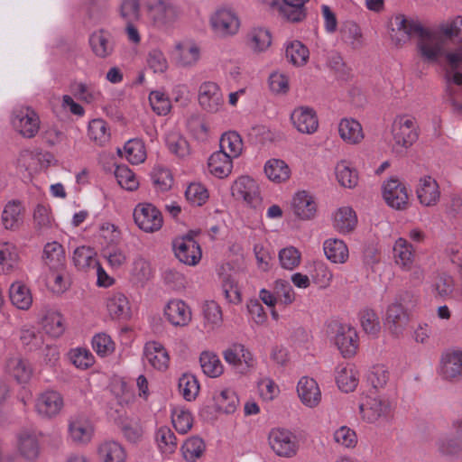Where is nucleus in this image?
Instances as JSON below:
<instances>
[{
    "mask_svg": "<svg viewBox=\"0 0 462 462\" xmlns=\"http://www.w3.org/2000/svg\"><path fill=\"white\" fill-rule=\"evenodd\" d=\"M416 51L419 57L428 63H435L446 57L452 68L462 65V46L455 51L448 52L446 40L437 31L429 28L424 27L417 37Z\"/></svg>",
    "mask_w": 462,
    "mask_h": 462,
    "instance_id": "obj_1",
    "label": "nucleus"
},
{
    "mask_svg": "<svg viewBox=\"0 0 462 462\" xmlns=\"http://www.w3.org/2000/svg\"><path fill=\"white\" fill-rule=\"evenodd\" d=\"M391 134L393 151L397 154L405 153L419 139L420 127L415 116L401 114L394 117Z\"/></svg>",
    "mask_w": 462,
    "mask_h": 462,
    "instance_id": "obj_2",
    "label": "nucleus"
},
{
    "mask_svg": "<svg viewBox=\"0 0 462 462\" xmlns=\"http://www.w3.org/2000/svg\"><path fill=\"white\" fill-rule=\"evenodd\" d=\"M361 420L368 424L382 427L390 422L393 415L392 402L383 395L366 396L359 405Z\"/></svg>",
    "mask_w": 462,
    "mask_h": 462,
    "instance_id": "obj_3",
    "label": "nucleus"
},
{
    "mask_svg": "<svg viewBox=\"0 0 462 462\" xmlns=\"http://www.w3.org/2000/svg\"><path fill=\"white\" fill-rule=\"evenodd\" d=\"M208 24L214 35L220 39H229L241 30V19L231 6H217L208 17Z\"/></svg>",
    "mask_w": 462,
    "mask_h": 462,
    "instance_id": "obj_4",
    "label": "nucleus"
},
{
    "mask_svg": "<svg viewBox=\"0 0 462 462\" xmlns=\"http://www.w3.org/2000/svg\"><path fill=\"white\" fill-rule=\"evenodd\" d=\"M327 336L329 342L337 346L344 357H351L356 355L359 338L356 328L351 325L331 321L327 327Z\"/></svg>",
    "mask_w": 462,
    "mask_h": 462,
    "instance_id": "obj_5",
    "label": "nucleus"
},
{
    "mask_svg": "<svg viewBox=\"0 0 462 462\" xmlns=\"http://www.w3.org/2000/svg\"><path fill=\"white\" fill-rule=\"evenodd\" d=\"M267 441L270 449L279 457L292 458L300 451V441L291 430L276 427L273 428L268 435Z\"/></svg>",
    "mask_w": 462,
    "mask_h": 462,
    "instance_id": "obj_6",
    "label": "nucleus"
},
{
    "mask_svg": "<svg viewBox=\"0 0 462 462\" xmlns=\"http://www.w3.org/2000/svg\"><path fill=\"white\" fill-rule=\"evenodd\" d=\"M423 28L424 26L417 19L397 14L390 19L389 36L394 45L403 46L411 37H418Z\"/></svg>",
    "mask_w": 462,
    "mask_h": 462,
    "instance_id": "obj_7",
    "label": "nucleus"
},
{
    "mask_svg": "<svg viewBox=\"0 0 462 462\" xmlns=\"http://www.w3.org/2000/svg\"><path fill=\"white\" fill-rule=\"evenodd\" d=\"M13 129L23 138H33L40 131L41 120L38 114L30 106L15 107L11 114Z\"/></svg>",
    "mask_w": 462,
    "mask_h": 462,
    "instance_id": "obj_8",
    "label": "nucleus"
},
{
    "mask_svg": "<svg viewBox=\"0 0 462 462\" xmlns=\"http://www.w3.org/2000/svg\"><path fill=\"white\" fill-rule=\"evenodd\" d=\"M170 56L176 67L192 69L201 59V47L192 39H182L174 42Z\"/></svg>",
    "mask_w": 462,
    "mask_h": 462,
    "instance_id": "obj_9",
    "label": "nucleus"
},
{
    "mask_svg": "<svg viewBox=\"0 0 462 462\" xmlns=\"http://www.w3.org/2000/svg\"><path fill=\"white\" fill-rule=\"evenodd\" d=\"M232 196L250 208H256L262 204L258 182L249 176L237 178L231 186Z\"/></svg>",
    "mask_w": 462,
    "mask_h": 462,
    "instance_id": "obj_10",
    "label": "nucleus"
},
{
    "mask_svg": "<svg viewBox=\"0 0 462 462\" xmlns=\"http://www.w3.org/2000/svg\"><path fill=\"white\" fill-rule=\"evenodd\" d=\"M409 323V313L405 306V297L399 295L388 305L385 313V325L394 337L402 335Z\"/></svg>",
    "mask_w": 462,
    "mask_h": 462,
    "instance_id": "obj_11",
    "label": "nucleus"
},
{
    "mask_svg": "<svg viewBox=\"0 0 462 462\" xmlns=\"http://www.w3.org/2000/svg\"><path fill=\"white\" fill-rule=\"evenodd\" d=\"M199 106L209 114H217L224 109V97L220 87L213 81L200 84L198 91Z\"/></svg>",
    "mask_w": 462,
    "mask_h": 462,
    "instance_id": "obj_12",
    "label": "nucleus"
},
{
    "mask_svg": "<svg viewBox=\"0 0 462 462\" xmlns=\"http://www.w3.org/2000/svg\"><path fill=\"white\" fill-rule=\"evenodd\" d=\"M134 219L140 229L147 233L160 230L163 224L162 213L151 203H139L134 209Z\"/></svg>",
    "mask_w": 462,
    "mask_h": 462,
    "instance_id": "obj_13",
    "label": "nucleus"
},
{
    "mask_svg": "<svg viewBox=\"0 0 462 462\" xmlns=\"http://www.w3.org/2000/svg\"><path fill=\"white\" fill-rule=\"evenodd\" d=\"M223 357L236 373L241 374L248 373L255 364L254 355L242 344H233L226 348L223 351Z\"/></svg>",
    "mask_w": 462,
    "mask_h": 462,
    "instance_id": "obj_14",
    "label": "nucleus"
},
{
    "mask_svg": "<svg viewBox=\"0 0 462 462\" xmlns=\"http://www.w3.org/2000/svg\"><path fill=\"white\" fill-rule=\"evenodd\" d=\"M309 0H263V2L282 18L298 23L304 19V5Z\"/></svg>",
    "mask_w": 462,
    "mask_h": 462,
    "instance_id": "obj_15",
    "label": "nucleus"
},
{
    "mask_svg": "<svg viewBox=\"0 0 462 462\" xmlns=\"http://www.w3.org/2000/svg\"><path fill=\"white\" fill-rule=\"evenodd\" d=\"M68 432L72 442L86 445L91 441L94 436L95 426L87 415L78 413L69 417Z\"/></svg>",
    "mask_w": 462,
    "mask_h": 462,
    "instance_id": "obj_16",
    "label": "nucleus"
},
{
    "mask_svg": "<svg viewBox=\"0 0 462 462\" xmlns=\"http://www.w3.org/2000/svg\"><path fill=\"white\" fill-rule=\"evenodd\" d=\"M165 319L175 328L187 327L192 320L190 306L181 299L169 300L162 310Z\"/></svg>",
    "mask_w": 462,
    "mask_h": 462,
    "instance_id": "obj_17",
    "label": "nucleus"
},
{
    "mask_svg": "<svg viewBox=\"0 0 462 462\" xmlns=\"http://www.w3.org/2000/svg\"><path fill=\"white\" fill-rule=\"evenodd\" d=\"M173 250L176 257L183 263L194 266L201 259V249L191 234L177 237L173 241Z\"/></svg>",
    "mask_w": 462,
    "mask_h": 462,
    "instance_id": "obj_18",
    "label": "nucleus"
},
{
    "mask_svg": "<svg viewBox=\"0 0 462 462\" xmlns=\"http://www.w3.org/2000/svg\"><path fill=\"white\" fill-rule=\"evenodd\" d=\"M383 197L389 207L398 210L406 209L410 204L408 189L397 179H389L383 184Z\"/></svg>",
    "mask_w": 462,
    "mask_h": 462,
    "instance_id": "obj_19",
    "label": "nucleus"
},
{
    "mask_svg": "<svg viewBox=\"0 0 462 462\" xmlns=\"http://www.w3.org/2000/svg\"><path fill=\"white\" fill-rule=\"evenodd\" d=\"M54 162L51 152L39 150L23 151L18 159V167L24 169L29 175H32L48 169Z\"/></svg>",
    "mask_w": 462,
    "mask_h": 462,
    "instance_id": "obj_20",
    "label": "nucleus"
},
{
    "mask_svg": "<svg viewBox=\"0 0 462 462\" xmlns=\"http://www.w3.org/2000/svg\"><path fill=\"white\" fill-rule=\"evenodd\" d=\"M273 42V35L269 28L256 25L251 27L245 35L244 44L253 54L266 52Z\"/></svg>",
    "mask_w": 462,
    "mask_h": 462,
    "instance_id": "obj_21",
    "label": "nucleus"
},
{
    "mask_svg": "<svg viewBox=\"0 0 462 462\" xmlns=\"http://www.w3.org/2000/svg\"><path fill=\"white\" fill-rule=\"evenodd\" d=\"M439 372L445 380H460L462 378V350L459 348L446 350L441 356Z\"/></svg>",
    "mask_w": 462,
    "mask_h": 462,
    "instance_id": "obj_22",
    "label": "nucleus"
},
{
    "mask_svg": "<svg viewBox=\"0 0 462 462\" xmlns=\"http://www.w3.org/2000/svg\"><path fill=\"white\" fill-rule=\"evenodd\" d=\"M291 123L300 134H312L319 128V119L315 110L310 106L295 107L291 113Z\"/></svg>",
    "mask_w": 462,
    "mask_h": 462,
    "instance_id": "obj_23",
    "label": "nucleus"
},
{
    "mask_svg": "<svg viewBox=\"0 0 462 462\" xmlns=\"http://www.w3.org/2000/svg\"><path fill=\"white\" fill-rule=\"evenodd\" d=\"M296 392L300 402L308 408H316L321 402V390L317 381L312 377H300L296 385Z\"/></svg>",
    "mask_w": 462,
    "mask_h": 462,
    "instance_id": "obj_24",
    "label": "nucleus"
},
{
    "mask_svg": "<svg viewBox=\"0 0 462 462\" xmlns=\"http://www.w3.org/2000/svg\"><path fill=\"white\" fill-rule=\"evenodd\" d=\"M416 197L423 207H435L440 200V188L437 180L431 176H422L416 186Z\"/></svg>",
    "mask_w": 462,
    "mask_h": 462,
    "instance_id": "obj_25",
    "label": "nucleus"
},
{
    "mask_svg": "<svg viewBox=\"0 0 462 462\" xmlns=\"http://www.w3.org/2000/svg\"><path fill=\"white\" fill-rule=\"evenodd\" d=\"M64 406L62 395L56 391H45L42 393L35 403V409L38 414L44 418L56 417Z\"/></svg>",
    "mask_w": 462,
    "mask_h": 462,
    "instance_id": "obj_26",
    "label": "nucleus"
},
{
    "mask_svg": "<svg viewBox=\"0 0 462 462\" xmlns=\"http://www.w3.org/2000/svg\"><path fill=\"white\" fill-rule=\"evenodd\" d=\"M291 209L301 220H310L316 216L318 204L313 194L307 190L297 191L291 199Z\"/></svg>",
    "mask_w": 462,
    "mask_h": 462,
    "instance_id": "obj_27",
    "label": "nucleus"
},
{
    "mask_svg": "<svg viewBox=\"0 0 462 462\" xmlns=\"http://www.w3.org/2000/svg\"><path fill=\"white\" fill-rule=\"evenodd\" d=\"M16 453L26 462H35L41 452L37 436L32 431H22L17 435Z\"/></svg>",
    "mask_w": 462,
    "mask_h": 462,
    "instance_id": "obj_28",
    "label": "nucleus"
},
{
    "mask_svg": "<svg viewBox=\"0 0 462 462\" xmlns=\"http://www.w3.org/2000/svg\"><path fill=\"white\" fill-rule=\"evenodd\" d=\"M393 260L402 271H411L415 263V250L412 245L403 237L397 238L393 245Z\"/></svg>",
    "mask_w": 462,
    "mask_h": 462,
    "instance_id": "obj_29",
    "label": "nucleus"
},
{
    "mask_svg": "<svg viewBox=\"0 0 462 462\" xmlns=\"http://www.w3.org/2000/svg\"><path fill=\"white\" fill-rule=\"evenodd\" d=\"M144 361L159 371H164L170 364V356L162 344L157 341H150L143 347Z\"/></svg>",
    "mask_w": 462,
    "mask_h": 462,
    "instance_id": "obj_30",
    "label": "nucleus"
},
{
    "mask_svg": "<svg viewBox=\"0 0 462 462\" xmlns=\"http://www.w3.org/2000/svg\"><path fill=\"white\" fill-rule=\"evenodd\" d=\"M146 14L155 24H165L175 16L174 7L165 0H145Z\"/></svg>",
    "mask_w": 462,
    "mask_h": 462,
    "instance_id": "obj_31",
    "label": "nucleus"
},
{
    "mask_svg": "<svg viewBox=\"0 0 462 462\" xmlns=\"http://www.w3.org/2000/svg\"><path fill=\"white\" fill-rule=\"evenodd\" d=\"M338 135L346 144L356 145L365 139V133L359 121L352 117L342 118L337 125Z\"/></svg>",
    "mask_w": 462,
    "mask_h": 462,
    "instance_id": "obj_32",
    "label": "nucleus"
},
{
    "mask_svg": "<svg viewBox=\"0 0 462 462\" xmlns=\"http://www.w3.org/2000/svg\"><path fill=\"white\" fill-rule=\"evenodd\" d=\"M334 229L343 235L352 232L357 225V217L355 210L349 206L337 208L331 217Z\"/></svg>",
    "mask_w": 462,
    "mask_h": 462,
    "instance_id": "obj_33",
    "label": "nucleus"
},
{
    "mask_svg": "<svg viewBox=\"0 0 462 462\" xmlns=\"http://www.w3.org/2000/svg\"><path fill=\"white\" fill-rule=\"evenodd\" d=\"M108 314L113 319H128L131 316V306L127 297L120 291H112L106 300Z\"/></svg>",
    "mask_w": 462,
    "mask_h": 462,
    "instance_id": "obj_34",
    "label": "nucleus"
},
{
    "mask_svg": "<svg viewBox=\"0 0 462 462\" xmlns=\"http://www.w3.org/2000/svg\"><path fill=\"white\" fill-rule=\"evenodd\" d=\"M336 383L344 393L353 392L359 383V373L353 365H339L336 368Z\"/></svg>",
    "mask_w": 462,
    "mask_h": 462,
    "instance_id": "obj_35",
    "label": "nucleus"
},
{
    "mask_svg": "<svg viewBox=\"0 0 462 462\" xmlns=\"http://www.w3.org/2000/svg\"><path fill=\"white\" fill-rule=\"evenodd\" d=\"M233 158L222 152H213L208 161V169L211 175L224 179L230 175L233 170Z\"/></svg>",
    "mask_w": 462,
    "mask_h": 462,
    "instance_id": "obj_36",
    "label": "nucleus"
},
{
    "mask_svg": "<svg viewBox=\"0 0 462 462\" xmlns=\"http://www.w3.org/2000/svg\"><path fill=\"white\" fill-rule=\"evenodd\" d=\"M20 255L17 246L10 242L0 243V273L8 274L19 264Z\"/></svg>",
    "mask_w": 462,
    "mask_h": 462,
    "instance_id": "obj_37",
    "label": "nucleus"
},
{
    "mask_svg": "<svg viewBox=\"0 0 462 462\" xmlns=\"http://www.w3.org/2000/svg\"><path fill=\"white\" fill-rule=\"evenodd\" d=\"M324 254L328 260L333 263L343 264L349 258L346 244L338 238H328L323 244Z\"/></svg>",
    "mask_w": 462,
    "mask_h": 462,
    "instance_id": "obj_38",
    "label": "nucleus"
},
{
    "mask_svg": "<svg viewBox=\"0 0 462 462\" xmlns=\"http://www.w3.org/2000/svg\"><path fill=\"white\" fill-rule=\"evenodd\" d=\"M23 208L20 202L9 201L2 212V224L7 230L18 229L23 222Z\"/></svg>",
    "mask_w": 462,
    "mask_h": 462,
    "instance_id": "obj_39",
    "label": "nucleus"
},
{
    "mask_svg": "<svg viewBox=\"0 0 462 462\" xmlns=\"http://www.w3.org/2000/svg\"><path fill=\"white\" fill-rule=\"evenodd\" d=\"M203 328L207 332H213L223 323V314L220 306L213 300L206 301L202 306Z\"/></svg>",
    "mask_w": 462,
    "mask_h": 462,
    "instance_id": "obj_40",
    "label": "nucleus"
},
{
    "mask_svg": "<svg viewBox=\"0 0 462 462\" xmlns=\"http://www.w3.org/2000/svg\"><path fill=\"white\" fill-rule=\"evenodd\" d=\"M97 455L102 462H126V451L118 442L107 440L97 448Z\"/></svg>",
    "mask_w": 462,
    "mask_h": 462,
    "instance_id": "obj_41",
    "label": "nucleus"
},
{
    "mask_svg": "<svg viewBox=\"0 0 462 462\" xmlns=\"http://www.w3.org/2000/svg\"><path fill=\"white\" fill-rule=\"evenodd\" d=\"M219 152L226 153L233 159L238 158L244 150L243 139L236 131L224 133L219 140Z\"/></svg>",
    "mask_w": 462,
    "mask_h": 462,
    "instance_id": "obj_42",
    "label": "nucleus"
},
{
    "mask_svg": "<svg viewBox=\"0 0 462 462\" xmlns=\"http://www.w3.org/2000/svg\"><path fill=\"white\" fill-rule=\"evenodd\" d=\"M124 438L130 443H137L142 440L143 428L140 420L134 417H120L117 422Z\"/></svg>",
    "mask_w": 462,
    "mask_h": 462,
    "instance_id": "obj_43",
    "label": "nucleus"
},
{
    "mask_svg": "<svg viewBox=\"0 0 462 462\" xmlns=\"http://www.w3.org/2000/svg\"><path fill=\"white\" fill-rule=\"evenodd\" d=\"M42 258L49 269L64 267L65 253L63 246L56 241L47 243L43 247Z\"/></svg>",
    "mask_w": 462,
    "mask_h": 462,
    "instance_id": "obj_44",
    "label": "nucleus"
},
{
    "mask_svg": "<svg viewBox=\"0 0 462 462\" xmlns=\"http://www.w3.org/2000/svg\"><path fill=\"white\" fill-rule=\"evenodd\" d=\"M264 174L273 182L282 183L286 181L291 175L288 164L276 158L269 159L263 167Z\"/></svg>",
    "mask_w": 462,
    "mask_h": 462,
    "instance_id": "obj_45",
    "label": "nucleus"
},
{
    "mask_svg": "<svg viewBox=\"0 0 462 462\" xmlns=\"http://www.w3.org/2000/svg\"><path fill=\"white\" fill-rule=\"evenodd\" d=\"M11 302L19 310H28L32 304V295L29 287L21 282L12 283L9 290Z\"/></svg>",
    "mask_w": 462,
    "mask_h": 462,
    "instance_id": "obj_46",
    "label": "nucleus"
},
{
    "mask_svg": "<svg viewBox=\"0 0 462 462\" xmlns=\"http://www.w3.org/2000/svg\"><path fill=\"white\" fill-rule=\"evenodd\" d=\"M88 136L97 145L106 144L111 137L108 124L101 118L92 119L88 125Z\"/></svg>",
    "mask_w": 462,
    "mask_h": 462,
    "instance_id": "obj_47",
    "label": "nucleus"
},
{
    "mask_svg": "<svg viewBox=\"0 0 462 462\" xmlns=\"http://www.w3.org/2000/svg\"><path fill=\"white\" fill-rule=\"evenodd\" d=\"M154 438L157 448L162 455L169 456L176 451L178 448L177 439L169 427H160L156 430Z\"/></svg>",
    "mask_w": 462,
    "mask_h": 462,
    "instance_id": "obj_48",
    "label": "nucleus"
},
{
    "mask_svg": "<svg viewBox=\"0 0 462 462\" xmlns=\"http://www.w3.org/2000/svg\"><path fill=\"white\" fill-rule=\"evenodd\" d=\"M213 400L216 408L225 413H232L236 410L238 398L230 388L219 389L214 393Z\"/></svg>",
    "mask_w": 462,
    "mask_h": 462,
    "instance_id": "obj_49",
    "label": "nucleus"
},
{
    "mask_svg": "<svg viewBox=\"0 0 462 462\" xmlns=\"http://www.w3.org/2000/svg\"><path fill=\"white\" fill-rule=\"evenodd\" d=\"M42 328L51 337H60L65 331L62 315L55 310H47L42 319Z\"/></svg>",
    "mask_w": 462,
    "mask_h": 462,
    "instance_id": "obj_50",
    "label": "nucleus"
},
{
    "mask_svg": "<svg viewBox=\"0 0 462 462\" xmlns=\"http://www.w3.org/2000/svg\"><path fill=\"white\" fill-rule=\"evenodd\" d=\"M72 261L74 265L81 271L95 267L99 263L95 249L86 245L79 246L74 250Z\"/></svg>",
    "mask_w": 462,
    "mask_h": 462,
    "instance_id": "obj_51",
    "label": "nucleus"
},
{
    "mask_svg": "<svg viewBox=\"0 0 462 462\" xmlns=\"http://www.w3.org/2000/svg\"><path fill=\"white\" fill-rule=\"evenodd\" d=\"M89 43L93 52L99 58H106L113 51L110 34L105 31H97L91 34Z\"/></svg>",
    "mask_w": 462,
    "mask_h": 462,
    "instance_id": "obj_52",
    "label": "nucleus"
},
{
    "mask_svg": "<svg viewBox=\"0 0 462 462\" xmlns=\"http://www.w3.org/2000/svg\"><path fill=\"white\" fill-rule=\"evenodd\" d=\"M335 175L339 185L344 188L352 189L358 183L357 171L345 160L337 163Z\"/></svg>",
    "mask_w": 462,
    "mask_h": 462,
    "instance_id": "obj_53",
    "label": "nucleus"
},
{
    "mask_svg": "<svg viewBox=\"0 0 462 462\" xmlns=\"http://www.w3.org/2000/svg\"><path fill=\"white\" fill-rule=\"evenodd\" d=\"M6 371L20 383L28 382L32 374L30 365L20 356H14L8 360Z\"/></svg>",
    "mask_w": 462,
    "mask_h": 462,
    "instance_id": "obj_54",
    "label": "nucleus"
},
{
    "mask_svg": "<svg viewBox=\"0 0 462 462\" xmlns=\"http://www.w3.org/2000/svg\"><path fill=\"white\" fill-rule=\"evenodd\" d=\"M287 60L293 66H304L310 58L308 48L299 41H293L287 44L285 50Z\"/></svg>",
    "mask_w": 462,
    "mask_h": 462,
    "instance_id": "obj_55",
    "label": "nucleus"
},
{
    "mask_svg": "<svg viewBox=\"0 0 462 462\" xmlns=\"http://www.w3.org/2000/svg\"><path fill=\"white\" fill-rule=\"evenodd\" d=\"M46 285L55 294L64 293L69 287L64 267L50 269V272L46 274Z\"/></svg>",
    "mask_w": 462,
    "mask_h": 462,
    "instance_id": "obj_56",
    "label": "nucleus"
},
{
    "mask_svg": "<svg viewBox=\"0 0 462 462\" xmlns=\"http://www.w3.org/2000/svg\"><path fill=\"white\" fill-rule=\"evenodd\" d=\"M199 362L203 373L211 378L218 377L224 372V366L219 357L213 352H203L200 355Z\"/></svg>",
    "mask_w": 462,
    "mask_h": 462,
    "instance_id": "obj_57",
    "label": "nucleus"
},
{
    "mask_svg": "<svg viewBox=\"0 0 462 462\" xmlns=\"http://www.w3.org/2000/svg\"><path fill=\"white\" fill-rule=\"evenodd\" d=\"M362 329L369 336L377 337L381 331V321L378 314L372 309L365 308L359 312Z\"/></svg>",
    "mask_w": 462,
    "mask_h": 462,
    "instance_id": "obj_58",
    "label": "nucleus"
},
{
    "mask_svg": "<svg viewBox=\"0 0 462 462\" xmlns=\"http://www.w3.org/2000/svg\"><path fill=\"white\" fill-rule=\"evenodd\" d=\"M118 152L132 164L141 163L146 158L144 145L139 140L128 141L123 150H118Z\"/></svg>",
    "mask_w": 462,
    "mask_h": 462,
    "instance_id": "obj_59",
    "label": "nucleus"
},
{
    "mask_svg": "<svg viewBox=\"0 0 462 462\" xmlns=\"http://www.w3.org/2000/svg\"><path fill=\"white\" fill-rule=\"evenodd\" d=\"M73 92L78 99L87 104H95L102 97L101 91L97 87L84 82L75 83Z\"/></svg>",
    "mask_w": 462,
    "mask_h": 462,
    "instance_id": "obj_60",
    "label": "nucleus"
},
{
    "mask_svg": "<svg viewBox=\"0 0 462 462\" xmlns=\"http://www.w3.org/2000/svg\"><path fill=\"white\" fill-rule=\"evenodd\" d=\"M178 388L182 397L188 401H193L199 394V383L195 375L191 374H183L179 378Z\"/></svg>",
    "mask_w": 462,
    "mask_h": 462,
    "instance_id": "obj_61",
    "label": "nucleus"
},
{
    "mask_svg": "<svg viewBox=\"0 0 462 462\" xmlns=\"http://www.w3.org/2000/svg\"><path fill=\"white\" fill-rule=\"evenodd\" d=\"M438 32L447 41H462V16L457 15L450 18L439 26Z\"/></svg>",
    "mask_w": 462,
    "mask_h": 462,
    "instance_id": "obj_62",
    "label": "nucleus"
},
{
    "mask_svg": "<svg viewBox=\"0 0 462 462\" xmlns=\"http://www.w3.org/2000/svg\"><path fill=\"white\" fill-rule=\"evenodd\" d=\"M149 103L152 111L158 116H166L171 109L169 96L162 89L152 90L149 94Z\"/></svg>",
    "mask_w": 462,
    "mask_h": 462,
    "instance_id": "obj_63",
    "label": "nucleus"
},
{
    "mask_svg": "<svg viewBox=\"0 0 462 462\" xmlns=\"http://www.w3.org/2000/svg\"><path fill=\"white\" fill-rule=\"evenodd\" d=\"M102 256L113 270H119L127 262L126 251L119 246H107L103 249Z\"/></svg>",
    "mask_w": 462,
    "mask_h": 462,
    "instance_id": "obj_64",
    "label": "nucleus"
}]
</instances>
